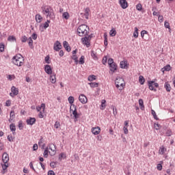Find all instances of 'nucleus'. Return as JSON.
Wrapping results in <instances>:
<instances>
[{
    "label": "nucleus",
    "mask_w": 175,
    "mask_h": 175,
    "mask_svg": "<svg viewBox=\"0 0 175 175\" xmlns=\"http://www.w3.org/2000/svg\"><path fill=\"white\" fill-rule=\"evenodd\" d=\"M159 21L160 23L163 22V16H161V15L159 16Z\"/></svg>",
    "instance_id": "nucleus-60"
},
{
    "label": "nucleus",
    "mask_w": 175,
    "mask_h": 175,
    "mask_svg": "<svg viewBox=\"0 0 175 175\" xmlns=\"http://www.w3.org/2000/svg\"><path fill=\"white\" fill-rule=\"evenodd\" d=\"M23 61H24V59H23V55H16L12 58V62L14 65H16V66H23V65H24Z\"/></svg>",
    "instance_id": "nucleus-2"
},
{
    "label": "nucleus",
    "mask_w": 175,
    "mask_h": 175,
    "mask_svg": "<svg viewBox=\"0 0 175 175\" xmlns=\"http://www.w3.org/2000/svg\"><path fill=\"white\" fill-rule=\"evenodd\" d=\"M79 101L81 103L85 105L87 103V97L84 94H81L79 97Z\"/></svg>",
    "instance_id": "nucleus-10"
},
{
    "label": "nucleus",
    "mask_w": 175,
    "mask_h": 175,
    "mask_svg": "<svg viewBox=\"0 0 175 175\" xmlns=\"http://www.w3.org/2000/svg\"><path fill=\"white\" fill-rule=\"evenodd\" d=\"M92 132L93 135H99V133H100V127L99 126L93 127L92 129Z\"/></svg>",
    "instance_id": "nucleus-12"
},
{
    "label": "nucleus",
    "mask_w": 175,
    "mask_h": 175,
    "mask_svg": "<svg viewBox=\"0 0 175 175\" xmlns=\"http://www.w3.org/2000/svg\"><path fill=\"white\" fill-rule=\"evenodd\" d=\"M164 87L167 92H170V90H172V88L170 87V84L165 83L164 85Z\"/></svg>",
    "instance_id": "nucleus-23"
},
{
    "label": "nucleus",
    "mask_w": 175,
    "mask_h": 175,
    "mask_svg": "<svg viewBox=\"0 0 175 175\" xmlns=\"http://www.w3.org/2000/svg\"><path fill=\"white\" fill-rule=\"evenodd\" d=\"M157 170H162V164H157Z\"/></svg>",
    "instance_id": "nucleus-62"
},
{
    "label": "nucleus",
    "mask_w": 175,
    "mask_h": 175,
    "mask_svg": "<svg viewBox=\"0 0 175 175\" xmlns=\"http://www.w3.org/2000/svg\"><path fill=\"white\" fill-rule=\"evenodd\" d=\"M113 64H116V62H114V60L111 58H109L108 59V65H111Z\"/></svg>",
    "instance_id": "nucleus-49"
},
{
    "label": "nucleus",
    "mask_w": 175,
    "mask_h": 175,
    "mask_svg": "<svg viewBox=\"0 0 175 175\" xmlns=\"http://www.w3.org/2000/svg\"><path fill=\"white\" fill-rule=\"evenodd\" d=\"M119 3L122 9H126V8H128V2L126 0H120Z\"/></svg>",
    "instance_id": "nucleus-9"
},
{
    "label": "nucleus",
    "mask_w": 175,
    "mask_h": 175,
    "mask_svg": "<svg viewBox=\"0 0 175 175\" xmlns=\"http://www.w3.org/2000/svg\"><path fill=\"white\" fill-rule=\"evenodd\" d=\"M5 51V44L3 43L0 44V52L3 53Z\"/></svg>",
    "instance_id": "nucleus-45"
},
{
    "label": "nucleus",
    "mask_w": 175,
    "mask_h": 175,
    "mask_svg": "<svg viewBox=\"0 0 175 175\" xmlns=\"http://www.w3.org/2000/svg\"><path fill=\"white\" fill-rule=\"evenodd\" d=\"M28 44H29V46L31 47V46H33V40H32V38H28Z\"/></svg>",
    "instance_id": "nucleus-43"
},
{
    "label": "nucleus",
    "mask_w": 175,
    "mask_h": 175,
    "mask_svg": "<svg viewBox=\"0 0 175 175\" xmlns=\"http://www.w3.org/2000/svg\"><path fill=\"white\" fill-rule=\"evenodd\" d=\"M8 42H16V37L14 36H10L8 38Z\"/></svg>",
    "instance_id": "nucleus-33"
},
{
    "label": "nucleus",
    "mask_w": 175,
    "mask_h": 175,
    "mask_svg": "<svg viewBox=\"0 0 175 175\" xmlns=\"http://www.w3.org/2000/svg\"><path fill=\"white\" fill-rule=\"evenodd\" d=\"M139 105L140 106L141 110H144V103L143 102V99L139 100Z\"/></svg>",
    "instance_id": "nucleus-29"
},
{
    "label": "nucleus",
    "mask_w": 175,
    "mask_h": 175,
    "mask_svg": "<svg viewBox=\"0 0 175 175\" xmlns=\"http://www.w3.org/2000/svg\"><path fill=\"white\" fill-rule=\"evenodd\" d=\"M23 123L19 122V124H18V128L20 129V131H21V129H23Z\"/></svg>",
    "instance_id": "nucleus-64"
},
{
    "label": "nucleus",
    "mask_w": 175,
    "mask_h": 175,
    "mask_svg": "<svg viewBox=\"0 0 175 175\" xmlns=\"http://www.w3.org/2000/svg\"><path fill=\"white\" fill-rule=\"evenodd\" d=\"M115 84L116 88H118L120 90H122V88H124V85H125V83H124V79L122 78H116L115 81Z\"/></svg>",
    "instance_id": "nucleus-4"
},
{
    "label": "nucleus",
    "mask_w": 175,
    "mask_h": 175,
    "mask_svg": "<svg viewBox=\"0 0 175 175\" xmlns=\"http://www.w3.org/2000/svg\"><path fill=\"white\" fill-rule=\"evenodd\" d=\"M84 16L87 20H88V16H90V8H85Z\"/></svg>",
    "instance_id": "nucleus-27"
},
{
    "label": "nucleus",
    "mask_w": 175,
    "mask_h": 175,
    "mask_svg": "<svg viewBox=\"0 0 175 175\" xmlns=\"http://www.w3.org/2000/svg\"><path fill=\"white\" fill-rule=\"evenodd\" d=\"M171 69H172V67L170 66V65L167 64L163 68H162V70L163 72H165V70H166V72H169V70H170Z\"/></svg>",
    "instance_id": "nucleus-31"
},
{
    "label": "nucleus",
    "mask_w": 175,
    "mask_h": 175,
    "mask_svg": "<svg viewBox=\"0 0 175 175\" xmlns=\"http://www.w3.org/2000/svg\"><path fill=\"white\" fill-rule=\"evenodd\" d=\"M27 40H28V38H27V36H23L21 38V42H22L23 43H25V42H27Z\"/></svg>",
    "instance_id": "nucleus-47"
},
{
    "label": "nucleus",
    "mask_w": 175,
    "mask_h": 175,
    "mask_svg": "<svg viewBox=\"0 0 175 175\" xmlns=\"http://www.w3.org/2000/svg\"><path fill=\"white\" fill-rule=\"evenodd\" d=\"M43 14H46V17H49L50 18H53V16H54V12H53V9L50 6H46L42 8Z\"/></svg>",
    "instance_id": "nucleus-3"
},
{
    "label": "nucleus",
    "mask_w": 175,
    "mask_h": 175,
    "mask_svg": "<svg viewBox=\"0 0 175 175\" xmlns=\"http://www.w3.org/2000/svg\"><path fill=\"white\" fill-rule=\"evenodd\" d=\"M2 161L3 163H8L9 162V154L8 153L4 152L2 155Z\"/></svg>",
    "instance_id": "nucleus-11"
},
{
    "label": "nucleus",
    "mask_w": 175,
    "mask_h": 175,
    "mask_svg": "<svg viewBox=\"0 0 175 175\" xmlns=\"http://www.w3.org/2000/svg\"><path fill=\"white\" fill-rule=\"evenodd\" d=\"M146 33H148L147 31L146 30H143L141 31V36L142 38H144V35H146Z\"/></svg>",
    "instance_id": "nucleus-56"
},
{
    "label": "nucleus",
    "mask_w": 175,
    "mask_h": 175,
    "mask_svg": "<svg viewBox=\"0 0 175 175\" xmlns=\"http://www.w3.org/2000/svg\"><path fill=\"white\" fill-rule=\"evenodd\" d=\"M49 157V148H46L44 151V157L47 158Z\"/></svg>",
    "instance_id": "nucleus-37"
},
{
    "label": "nucleus",
    "mask_w": 175,
    "mask_h": 175,
    "mask_svg": "<svg viewBox=\"0 0 175 175\" xmlns=\"http://www.w3.org/2000/svg\"><path fill=\"white\" fill-rule=\"evenodd\" d=\"M151 114L153 116L154 120H159V118H158V116H157V113H155V111H154L153 109L151 110Z\"/></svg>",
    "instance_id": "nucleus-36"
},
{
    "label": "nucleus",
    "mask_w": 175,
    "mask_h": 175,
    "mask_svg": "<svg viewBox=\"0 0 175 175\" xmlns=\"http://www.w3.org/2000/svg\"><path fill=\"white\" fill-rule=\"evenodd\" d=\"M36 150H38V144H36L33 146V150L36 151Z\"/></svg>",
    "instance_id": "nucleus-63"
},
{
    "label": "nucleus",
    "mask_w": 175,
    "mask_h": 175,
    "mask_svg": "<svg viewBox=\"0 0 175 175\" xmlns=\"http://www.w3.org/2000/svg\"><path fill=\"white\" fill-rule=\"evenodd\" d=\"M72 114H73L75 120H77V118H79V113H77V110L76 109V107H75V110L72 111Z\"/></svg>",
    "instance_id": "nucleus-26"
},
{
    "label": "nucleus",
    "mask_w": 175,
    "mask_h": 175,
    "mask_svg": "<svg viewBox=\"0 0 175 175\" xmlns=\"http://www.w3.org/2000/svg\"><path fill=\"white\" fill-rule=\"evenodd\" d=\"M44 70L47 75H51L53 73V70H51V66H50V65H45Z\"/></svg>",
    "instance_id": "nucleus-14"
},
{
    "label": "nucleus",
    "mask_w": 175,
    "mask_h": 175,
    "mask_svg": "<svg viewBox=\"0 0 175 175\" xmlns=\"http://www.w3.org/2000/svg\"><path fill=\"white\" fill-rule=\"evenodd\" d=\"M104 38H105V41H104V44L105 46H107V35H104Z\"/></svg>",
    "instance_id": "nucleus-54"
},
{
    "label": "nucleus",
    "mask_w": 175,
    "mask_h": 175,
    "mask_svg": "<svg viewBox=\"0 0 175 175\" xmlns=\"http://www.w3.org/2000/svg\"><path fill=\"white\" fill-rule=\"evenodd\" d=\"M42 19H43V17H42L40 14H37L36 15V21H37L38 23H41Z\"/></svg>",
    "instance_id": "nucleus-22"
},
{
    "label": "nucleus",
    "mask_w": 175,
    "mask_h": 175,
    "mask_svg": "<svg viewBox=\"0 0 175 175\" xmlns=\"http://www.w3.org/2000/svg\"><path fill=\"white\" fill-rule=\"evenodd\" d=\"M32 39H33V40H36V39H38V34L33 33L31 36Z\"/></svg>",
    "instance_id": "nucleus-53"
},
{
    "label": "nucleus",
    "mask_w": 175,
    "mask_h": 175,
    "mask_svg": "<svg viewBox=\"0 0 175 175\" xmlns=\"http://www.w3.org/2000/svg\"><path fill=\"white\" fill-rule=\"evenodd\" d=\"M160 127H161V124L154 123V128H155V129H156L157 131H158Z\"/></svg>",
    "instance_id": "nucleus-57"
},
{
    "label": "nucleus",
    "mask_w": 175,
    "mask_h": 175,
    "mask_svg": "<svg viewBox=\"0 0 175 175\" xmlns=\"http://www.w3.org/2000/svg\"><path fill=\"white\" fill-rule=\"evenodd\" d=\"M36 122V119L35 118H29L27 120V125H33Z\"/></svg>",
    "instance_id": "nucleus-15"
},
{
    "label": "nucleus",
    "mask_w": 175,
    "mask_h": 175,
    "mask_svg": "<svg viewBox=\"0 0 175 175\" xmlns=\"http://www.w3.org/2000/svg\"><path fill=\"white\" fill-rule=\"evenodd\" d=\"M105 109H106V100H102L100 109L105 110Z\"/></svg>",
    "instance_id": "nucleus-24"
},
{
    "label": "nucleus",
    "mask_w": 175,
    "mask_h": 175,
    "mask_svg": "<svg viewBox=\"0 0 175 175\" xmlns=\"http://www.w3.org/2000/svg\"><path fill=\"white\" fill-rule=\"evenodd\" d=\"M48 175H55V173H54V171L53 170H49L48 172Z\"/></svg>",
    "instance_id": "nucleus-61"
},
{
    "label": "nucleus",
    "mask_w": 175,
    "mask_h": 175,
    "mask_svg": "<svg viewBox=\"0 0 175 175\" xmlns=\"http://www.w3.org/2000/svg\"><path fill=\"white\" fill-rule=\"evenodd\" d=\"M49 150H51V151H52V152H49V154H50V155H51V157L55 155V152H56V150H57V148H55V145H54L53 144H50Z\"/></svg>",
    "instance_id": "nucleus-7"
},
{
    "label": "nucleus",
    "mask_w": 175,
    "mask_h": 175,
    "mask_svg": "<svg viewBox=\"0 0 175 175\" xmlns=\"http://www.w3.org/2000/svg\"><path fill=\"white\" fill-rule=\"evenodd\" d=\"M63 18H65L66 20H68L69 17L70 16L69 15V13L68 12H64L62 14Z\"/></svg>",
    "instance_id": "nucleus-30"
},
{
    "label": "nucleus",
    "mask_w": 175,
    "mask_h": 175,
    "mask_svg": "<svg viewBox=\"0 0 175 175\" xmlns=\"http://www.w3.org/2000/svg\"><path fill=\"white\" fill-rule=\"evenodd\" d=\"M106 62H107V57L105 56L102 60V64H103V65H105Z\"/></svg>",
    "instance_id": "nucleus-51"
},
{
    "label": "nucleus",
    "mask_w": 175,
    "mask_h": 175,
    "mask_svg": "<svg viewBox=\"0 0 175 175\" xmlns=\"http://www.w3.org/2000/svg\"><path fill=\"white\" fill-rule=\"evenodd\" d=\"M166 151V149L165 148V147L162 146L161 148H160L159 152V154H161V155H163V154H165V152Z\"/></svg>",
    "instance_id": "nucleus-35"
},
{
    "label": "nucleus",
    "mask_w": 175,
    "mask_h": 175,
    "mask_svg": "<svg viewBox=\"0 0 175 175\" xmlns=\"http://www.w3.org/2000/svg\"><path fill=\"white\" fill-rule=\"evenodd\" d=\"M128 62L126 61H122L120 62V68L122 69H126L128 68Z\"/></svg>",
    "instance_id": "nucleus-17"
},
{
    "label": "nucleus",
    "mask_w": 175,
    "mask_h": 175,
    "mask_svg": "<svg viewBox=\"0 0 175 175\" xmlns=\"http://www.w3.org/2000/svg\"><path fill=\"white\" fill-rule=\"evenodd\" d=\"M109 35L110 36H116L117 35V31H116V29L113 28L110 31H109Z\"/></svg>",
    "instance_id": "nucleus-25"
},
{
    "label": "nucleus",
    "mask_w": 175,
    "mask_h": 175,
    "mask_svg": "<svg viewBox=\"0 0 175 175\" xmlns=\"http://www.w3.org/2000/svg\"><path fill=\"white\" fill-rule=\"evenodd\" d=\"M109 68H110V70H111V72H112V75H113V73H114V72H116V70H117V64L116 63L109 64Z\"/></svg>",
    "instance_id": "nucleus-16"
},
{
    "label": "nucleus",
    "mask_w": 175,
    "mask_h": 175,
    "mask_svg": "<svg viewBox=\"0 0 175 175\" xmlns=\"http://www.w3.org/2000/svg\"><path fill=\"white\" fill-rule=\"evenodd\" d=\"M154 87H156V88H158L159 87V85L158 84V83H154V81H148V87L149 89L151 91H157V89L154 88Z\"/></svg>",
    "instance_id": "nucleus-5"
},
{
    "label": "nucleus",
    "mask_w": 175,
    "mask_h": 175,
    "mask_svg": "<svg viewBox=\"0 0 175 175\" xmlns=\"http://www.w3.org/2000/svg\"><path fill=\"white\" fill-rule=\"evenodd\" d=\"M89 84L92 88H94V87H98V85H99V83H90Z\"/></svg>",
    "instance_id": "nucleus-44"
},
{
    "label": "nucleus",
    "mask_w": 175,
    "mask_h": 175,
    "mask_svg": "<svg viewBox=\"0 0 175 175\" xmlns=\"http://www.w3.org/2000/svg\"><path fill=\"white\" fill-rule=\"evenodd\" d=\"M50 81H51V83H52L53 84H54L57 82V79L55 78V75H52L50 76Z\"/></svg>",
    "instance_id": "nucleus-21"
},
{
    "label": "nucleus",
    "mask_w": 175,
    "mask_h": 175,
    "mask_svg": "<svg viewBox=\"0 0 175 175\" xmlns=\"http://www.w3.org/2000/svg\"><path fill=\"white\" fill-rule=\"evenodd\" d=\"M96 76H95V75H90L88 77L89 81H94V80H96Z\"/></svg>",
    "instance_id": "nucleus-39"
},
{
    "label": "nucleus",
    "mask_w": 175,
    "mask_h": 175,
    "mask_svg": "<svg viewBox=\"0 0 175 175\" xmlns=\"http://www.w3.org/2000/svg\"><path fill=\"white\" fill-rule=\"evenodd\" d=\"M11 92L12 93L10 94V96H16V95H18V90H17L14 86L11 88Z\"/></svg>",
    "instance_id": "nucleus-8"
},
{
    "label": "nucleus",
    "mask_w": 175,
    "mask_h": 175,
    "mask_svg": "<svg viewBox=\"0 0 175 175\" xmlns=\"http://www.w3.org/2000/svg\"><path fill=\"white\" fill-rule=\"evenodd\" d=\"M46 108V105L44 103H42L40 107H37L36 110L37 111H40L42 109V111H44V109Z\"/></svg>",
    "instance_id": "nucleus-20"
},
{
    "label": "nucleus",
    "mask_w": 175,
    "mask_h": 175,
    "mask_svg": "<svg viewBox=\"0 0 175 175\" xmlns=\"http://www.w3.org/2000/svg\"><path fill=\"white\" fill-rule=\"evenodd\" d=\"M90 31V27L86 25H81L77 29L79 36H87Z\"/></svg>",
    "instance_id": "nucleus-1"
},
{
    "label": "nucleus",
    "mask_w": 175,
    "mask_h": 175,
    "mask_svg": "<svg viewBox=\"0 0 175 175\" xmlns=\"http://www.w3.org/2000/svg\"><path fill=\"white\" fill-rule=\"evenodd\" d=\"M45 62H46V64H50V57L49 56H46L45 57Z\"/></svg>",
    "instance_id": "nucleus-58"
},
{
    "label": "nucleus",
    "mask_w": 175,
    "mask_h": 175,
    "mask_svg": "<svg viewBox=\"0 0 175 175\" xmlns=\"http://www.w3.org/2000/svg\"><path fill=\"white\" fill-rule=\"evenodd\" d=\"M139 83L143 85V84H144V82L146 81V80L144 79V77H143L142 75H140L139 77Z\"/></svg>",
    "instance_id": "nucleus-28"
},
{
    "label": "nucleus",
    "mask_w": 175,
    "mask_h": 175,
    "mask_svg": "<svg viewBox=\"0 0 175 175\" xmlns=\"http://www.w3.org/2000/svg\"><path fill=\"white\" fill-rule=\"evenodd\" d=\"M54 126L56 129H58V128H59V126H61L59 122H55Z\"/></svg>",
    "instance_id": "nucleus-50"
},
{
    "label": "nucleus",
    "mask_w": 175,
    "mask_h": 175,
    "mask_svg": "<svg viewBox=\"0 0 175 175\" xmlns=\"http://www.w3.org/2000/svg\"><path fill=\"white\" fill-rule=\"evenodd\" d=\"M7 139H8V142H13V140H14V137H13V136H12V135H8L7 137Z\"/></svg>",
    "instance_id": "nucleus-48"
},
{
    "label": "nucleus",
    "mask_w": 175,
    "mask_h": 175,
    "mask_svg": "<svg viewBox=\"0 0 175 175\" xmlns=\"http://www.w3.org/2000/svg\"><path fill=\"white\" fill-rule=\"evenodd\" d=\"M68 102L70 105H72V103L75 102V98L70 96V97H68Z\"/></svg>",
    "instance_id": "nucleus-42"
},
{
    "label": "nucleus",
    "mask_w": 175,
    "mask_h": 175,
    "mask_svg": "<svg viewBox=\"0 0 175 175\" xmlns=\"http://www.w3.org/2000/svg\"><path fill=\"white\" fill-rule=\"evenodd\" d=\"M14 111H10V117L12 118H14Z\"/></svg>",
    "instance_id": "nucleus-59"
},
{
    "label": "nucleus",
    "mask_w": 175,
    "mask_h": 175,
    "mask_svg": "<svg viewBox=\"0 0 175 175\" xmlns=\"http://www.w3.org/2000/svg\"><path fill=\"white\" fill-rule=\"evenodd\" d=\"M63 46L64 49H66V51L68 52L70 51V46H69V43H68V42L64 41L63 42Z\"/></svg>",
    "instance_id": "nucleus-19"
},
{
    "label": "nucleus",
    "mask_w": 175,
    "mask_h": 175,
    "mask_svg": "<svg viewBox=\"0 0 175 175\" xmlns=\"http://www.w3.org/2000/svg\"><path fill=\"white\" fill-rule=\"evenodd\" d=\"M136 9H137V10H138L139 12H142V10L143 9V5H142L141 3H138V4L136 5Z\"/></svg>",
    "instance_id": "nucleus-40"
},
{
    "label": "nucleus",
    "mask_w": 175,
    "mask_h": 175,
    "mask_svg": "<svg viewBox=\"0 0 175 175\" xmlns=\"http://www.w3.org/2000/svg\"><path fill=\"white\" fill-rule=\"evenodd\" d=\"M62 158H66V156L64 153H61L59 157V159L62 161Z\"/></svg>",
    "instance_id": "nucleus-55"
},
{
    "label": "nucleus",
    "mask_w": 175,
    "mask_h": 175,
    "mask_svg": "<svg viewBox=\"0 0 175 175\" xmlns=\"http://www.w3.org/2000/svg\"><path fill=\"white\" fill-rule=\"evenodd\" d=\"M62 49V45L61 44V42L59 41H56L53 46V49L55 51H59Z\"/></svg>",
    "instance_id": "nucleus-6"
},
{
    "label": "nucleus",
    "mask_w": 175,
    "mask_h": 175,
    "mask_svg": "<svg viewBox=\"0 0 175 175\" xmlns=\"http://www.w3.org/2000/svg\"><path fill=\"white\" fill-rule=\"evenodd\" d=\"M10 129L12 132V134L14 135H16V124L12 123L10 125Z\"/></svg>",
    "instance_id": "nucleus-18"
},
{
    "label": "nucleus",
    "mask_w": 175,
    "mask_h": 175,
    "mask_svg": "<svg viewBox=\"0 0 175 175\" xmlns=\"http://www.w3.org/2000/svg\"><path fill=\"white\" fill-rule=\"evenodd\" d=\"M82 40V43L83 44H85V46H86V47H89L90 46V40H88V37H84L81 38Z\"/></svg>",
    "instance_id": "nucleus-13"
},
{
    "label": "nucleus",
    "mask_w": 175,
    "mask_h": 175,
    "mask_svg": "<svg viewBox=\"0 0 175 175\" xmlns=\"http://www.w3.org/2000/svg\"><path fill=\"white\" fill-rule=\"evenodd\" d=\"M91 56L94 59H98V57L96 56V52L92 51H91Z\"/></svg>",
    "instance_id": "nucleus-34"
},
{
    "label": "nucleus",
    "mask_w": 175,
    "mask_h": 175,
    "mask_svg": "<svg viewBox=\"0 0 175 175\" xmlns=\"http://www.w3.org/2000/svg\"><path fill=\"white\" fill-rule=\"evenodd\" d=\"M164 25H165V27L166 28H167V29H170V24L169 23V22L165 21Z\"/></svg>",
    "instance_id": "nucleus-46"
},
{
    "label": "nucleus",
    "mask_w": 175,
    "mask_h": 175,
    "mask_svg": "<svg viewBox=\"0 0 175 175\" xmlns=\"http://www.w3.org/2000/svg\"><path fill=\"white\" fill-rule=\"evenodd\" d=\"M3 170H6L8 167H9V163H4V164H1Z\"/></svg>",
    "instance_id": "nucleus-41"
},
{
    "label": "nucleus",
    "mask_w": 175,
    "mask_h": 175,
    "mask_svg": "<svg viewBox=\"0 0 175 175\" xmlns=\"http://www.w3.org/2000/svg\"><path fill=\"white\" fill-rule=\"evenodd\" d=\"M139 29H137V27H135V31L133 33V36L134 38H139V32H138Z\"/></svg>",
    "instance_id": "nucleus-32"
},
{
    "label": "nucleus",
    "mask_w": 175,
    "mask_h": 175,
    "mask_svg": "<svg viewBox=\"0 0 175 175\" xmlns=\"http://www.w3.org/2000/svg\"><path fill=\"white\" fill-rule=\"evenodd\" d=\"M72 59H73L74 61H75V62H77V64L79 62V60H77V56L76 55H73L72 57Z\"/></svg>",
    "instance_id": "nucleus-52"
},
{
    "label": "nucleus",
    "mask_w": 175,
    "mask_h": 175,
    "mask_svg": "<svg viewBox=\"0 0 175 175\" xmlns=\"http://www.w3.org/2000/svg\"><path fill=\"white\" fill-rule=\"evenodd\" d=\"M84 55L81 56L79 62V64H80V65H84Z\"/></svg>",
    "instance_id": "nucleus-38"
}]
</instances>
